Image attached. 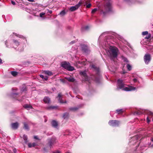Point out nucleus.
I'll list each match as a JSON object with an SVG mask.
<instances>
[{
  "label": "nucleus",
  "mask_w": 153,
  "mask_h": 153,
  "mask_svg": "<svg viewBox=\"0 0 153 153\" xmlns=\"http://www.w3.org/2000/svg\"><path fill=\"white\" fill-rule=\"evenodd\" d=\"M111 7L110 1L108 0L105 1L103 6L99 8L101 14L105 16L109 12L111 11Z\"/></svg>",
  "instance_id": "1"
},
{
  "label": "nucleus",
  "mask_w": 153,
  "mask_h": 153,
  "mask_svg": "<svg viewBox=\"0 0 153 153\" xmlns=\"http://www.w3.org/2000/svg\"><path fill=\"white\" fill-rule=\"evenodd\" d=\"M118 51V50L117 48H111L108 51L109 53H108V54L111 57L116 58L117 56Z\"/></svg>",
  "instance_id": "2"
},
{
  "label": "nucleus",
  "mask_w": 153,
  "mask_h": 153,
  "mask_svg": "<svg viewBox=\"0 0 153 153\" xmlns=\"http://www.w3.org/2000/svg\"><path fill=\"white\" fill-rule=\"evenodd\" d=\"M61 65L62 67L69 71H73L74 70V68L71 66L69 62H62L61 63Z\"/></svg>",
  "instance_id": "3"
},
{
  "label": "nucleus",
  "mask_w": 153,
  "mask_h": 153,
  "mask_svg": "<svg viewBox=\"0 0 153 153\" xmlns=\"http://www.w3.org/2000/svg\"><path fill=\"white\" fill-rule=\"evenodd\" d=\"M124 83L123 80L118 79L117 81V89H123L124 87Z\"/></svg>",
  "instance_id": "4"
},
{
  "label": "nucleus",
  "mask_w": 153,
  "mask_h": 153,
  "mask_svg": "<svg viewBox=\"0 0 153 153\" xmlns=\"http://www.w3.org/2000/svg\"><path fill=\"white\" fill-rule=\"evenodd\" d=\"M120 123V122L117 120H110L108 122L109 125L112 126H118Z\"/></svg>",
  "instance_id": "5"
},
{
  "label": "nucleus",
  "mask_w": 153,
  "mask_h": 153,
  "mask_svg": "<svg viewBox=\"0 0 153 153\" xmlns=\"http://www.w3.org/2000/svg\"><path fill=\"white\" fill-rule=\"evenodd\" d=\"M82 50L84 52L88 53L90 52L89 48L87 46L84 44L81 45Z\"/></svg>",
  "instance_id": "6"
},
{
  "label": "nucleus",
  "mask_w": 153,
  "mask_h": 153,
  "mask_svg": "<svg viewBox=\"0 0 153 153\" xmlns=\"http://www.w3.org/2000/svg\"><path fill=\"white\" fill-rule=\"evenodd\" d=\"M151 60V56L149 54H146L144 56V61L146 64H148Z\"/></svg>",
  "instance_id": "7"
},
{
  "label": "nucleus",
  "mask_w": 153,
  "mask_h": 153,
  "mask_svg": "<svg viewBox=\"0 0 153 153\" xmlns=\"http://www.w3.org/2000/svg\"><path fill=\"white\" fill-rule=\"evenodd\" d=\"M56 140V138L54 137H52L49 140L48 143L50 148H51L53 144L55 143Z\"/></svg>",
  "instance_id": "8"
},
{
  "label": "nucleus",
  "mask_w": 153,
  "mask_h": 153,
  "mask_svg": "<svg viewBox=\"0 0 153 153\" xmlns=\"http://www.w3.org/2000/svg\"><path fill=\"white\" fill-rule=\"evenodd\" d=\"M80 4L79 3V4H76L74 6H72L71 7L70 9V10L71 11H74L76 10L80 6Z\"/></svg>",
  "instance_id": "9"
},
{
  "label": "nucleus",
  "mask_w": 153,
  "mask_h": 153,
  "mask_svg": "<svg viewBox=\"0 0 153 153\" xmlns=\"http://www.w3.org/2000/svg\"><path fill=\"white\" fill-rule=\"evenodd\" d=\"M136 88L133 86H130L129 87H126L123 88V90L126 91H129L135 89Z\"/></svg>",
  "instance_id": "10"
},
{
  "label": "nucleus",
  "mask_w": 153,
  "mask_h": 153,
  "mask_svg": "<svg viewBox=\"0 0 153 153\" xmlns=\"http://www.w3.org/2000/svg\"><path fill=\"white\" fill-rule=\"evenodd\" d=\"M19 124L16 122V123H13L11 124V127L12 128L14 129H17L19 127Z\"/></svg>",
  "instance_id": "11"
},
{
  "label": "nucleus",
  "mask_w": 153,
  "mask_h": 153,
  "mask_svg": "<svg viewBox=\"0 0 153 153\" xmlns=\"http://www.w3.org/2000/svg\"><path fill=\"white\" fill-rule=\"evenodd\" d=\"M80 74L85 78V80L87 81L88 80V77L87 75L86 71H81L80 72Z\"/></svg>",
  "instance_id": "12"
},
{
  "label": "nucleus",
  "mask_w": 153,
  "mask_h": 153,
  "mask_svg": "<svg viewBox=\"0 0 153 153\" xmlns=\"http://www.w3.org/2000/svg\"><path fill=\"white\" fill-rule=\"evenodd\" d=\"M51 124L52 126L55 128H57L58 125V123L54 120H53L52 121Z\"/></svg>",
  "instance_id": "13"
},
{
  "label": "nucleus",
  "mask_w": 153,
  "mask_h": 153,
  "mask_svg": "<svg viewBox=\"0 0 153 153\" xmlns=\"http://www.w3.org/2000/svg\"><path fill=\"white\" fill-rule=\"evenodd\" d=\"M65 79H67L69 82H73L75 81L74 79L71 76L65 77Z\"/></svg>",
  "instance_id": "14"
},
{
  "label": "nucleus",
  "mask_w": 153,
  "mask_h": 153,
  "mask_svg": "<svg viewBox=\"0 0 153 153\" xmlns=\"http://www.w3.org/2000/svg\"><path fill=\"white\" fill-rule=\"evenodd\" d=\"M43 100L46 103H49L50 102V99L48 97H45Z\"/></svg>",
  "instance_id": "15"
},
{
  "label": "nucleus",
  "mask_w": 153,
  "mask_h": 153,
  "mask_svg": "<svg viewBox=\"0 0 153 153\" xmlns=\"http://www.w3.org/2000/svg\"><path fill=\"white\" fill-rule=\"evenodd\" d=\"M80 107L79 106H78V107H71L69 108V110L70 111H75L77 110Z\"/></svg>",
  "instance_id": "16"
},
{
  "label": "nucleus",
  "mask_w": 153,
  "mask_h": 153,
  "mask_svg": "<svg viewBox=\"0 0 153 153\" xmlns=\"http://www.w3.org/2000/svg\"><path fill=\"white\" fill-rule=\"evenodd\" d=\"M36 145V144L35 143H29L28 144V146L29 148H31L32 147H34Z\"/></svg>",
  "instance_id": "17"
},
{
  "label": "nucleus",
  "mask_w": 153,
  "mask_h": 153,
  "mask_svg": "<svg viewBox=\"0 0 153 153\" xmlns=\"http://www.w3.org/2000/svg\"><path fill=\"white\" fill-rule=\"evenodd\" d=\"M66 14V12L65 10H63L61 11L59 13V15L61 16H64Z\"/></svg>",
  "instance_id": "18"
},
{
  "label": "nucleus",
  "mask_w": 153,
  "mask_h": 153,
  "mask_svg": "<svg viewBox=\"0 0 153 153\" xmlns=\"http://www.w3.org/2000/svg\"><path fill=\"white\" fill-rule=\"evenodd\" d=\"M44 72L45 74L48 75V76H51L53 74L52 73L51 71H44Z\"/></svg>",
  "instance_id": "19"
},
{
  "label": "nucleus",
  "mask_w": 153,
  "mask_h": 153,
  "mask_svg": "<svg viewBox=\"0 0 153 153\" xmlns=\"http://www.w3.org/2000/svg\"><path fill=\"white\" fill-rule=\"evenodd\" d=\"M24 108L27 109V110H28L30 108H32L31 106L27 104L25 105L24 106Z\"/></svg>",
  "instance_id": "20"
},
{
  "label": "nucleus",
  "mask_w": 153,
  "mask_h": 153,
  "mask_svg": "<svg viewBox=\"0 0 153 153\" xmlns=\"http://www.w3.org/2000/svg\"><path fill=\"white\" fill-rule=\"evenodd\" d=\"M24 128L27 130H28L29 129V128L28 126V125L26 123H24Z\"/></svg>",
  "instance_id": "21"
},
{
  "label": "nucleus",
  "mask_w": 153,
  "mask_h": 153,
  "mask_svg": "<svg viewBox=\"0 0 153 153\" xmlns=\"http://www.w3.org/2000/svg\"><path fill=\"white\" fill-rule=\"evenodd\" d=\"M69 114L68 113L65 112L64 113L63 115V117L64 119H65L68 118V117Z\"/></svg>",
  "instance_id": "22"
},
{
  "label": "nucleus",
  "mask_w": 153,
  "mask_h": 153,
  "mask_svg": "<svg viewBox=\"0 0 153 153\" xmlns=\"http://www.w3.org/2000/svg\"><path fill=\"white\" fill-rule=\"evenodd\" d=\"M23 138L25 141V143H27V136L25 135H24L23 136Z\"/></svg>",
  "instance_id": "23"
},
{
  "label": "nucleus",
  "mask_w": 153,
  "mask_h": 153,
  "mask_svg": "<svg viewBox=\"0 0 153 153\" xmlns=\"http://www.w3.org/2000/svg\"><path fill=\"white\" fill-rule=\"evenodd\" d=\"M11 74L13 76H16L18 74V73L15 71H12L11 72Z\"/></svg>",
  "instance_id": "24"
},
{
  "label": "nucleus",
  "mask_w": 153,
  "mask_h": 153,
  "mask_svg": "<svg viewBox=\"0 0 153 153\" xmlns=\"http://www.w3.org/2000/svg\"><path fill=\"white\" fill-rule=\"evenodd\" d=\"M116 111L117 112L118 114L122 113L123 112V109H117Z\"/></svg>",
  "instance_id": "25"
},
{
  "label": "nucleus",
  "mask_w": 153,
  "mask_h": 153,
  "mask_svg": "<svg viewBox=\"0 0 153 153\" xmlns=\"http://www.w3.org/2000/svg\"><path fill=\"white\" fill-rule=\"evenodd\" d=\"M13 42L16 46H18L19 45V43L16 40H13Z\"/></svg>",
  "instance_id": "26"
},
{
  "label": "nucleus",
  "mask_w": 153,
  "mask_h": 153,
  "mask_svg": "<svg viewBox=\"0 0 153 153\" xmlns=\"http://www.w3.org/2000/svg\"><path fill=\"white\" fill-rule=\"evenodd\" d=\"M98 10V9L97 8H95L92 10L91 11V13L93 14L97 10Z\"/></svg>",
  "instance_id": "27"
},
{
  "label": "nucleus",
  "mask_w": 153,
  "mask_h": 153,
  "mask_svg": "<svg viewBox=\"0 0 153 153\" xmlns=\"http://www.w3.org/2000/svg\"><path fill=\"white\" fill-rule=\"evenodd\" d=\"M56 107L55 106H51L48 108V109H52L56 108Z\"/></svg>",
  "instance_id": "28"
},
{
  "label": "nucleus",
  "mask_w": 153,
  "mask_h": 153,
  "mask_svg": "<svg viewBox=\"0 0 153 153\" xmlns=\"http://www.w3.org/2000/svg\"><path fill=\"white\" fill-rule=\"evenodd\" d=\"M127 68L129 71H130L131 69V66L129 64H128L127 66Z\"/></svg>",
  "instance_id": "29"
},
{
  "label": "nucleus",
  "mask_w": 153,
  "mask_h": 153,
  "mask_svg": "<svg viewBox=\"0 0 153 153\" xmlns=\"http://www.w3.org/2000/svg\"><path fill=\"white\" fill-rule=\"evenodd\" d=\"M18 95V94H17V93H13L11 94V96L12 97H13V98H15V97H16Z\"/></svg>",
  "instance_id": "30"
},
{
  "label": "nucleus",
  "mask_w": 153,
  "mask_h": 153,
  "mask_svg": "<svg viewBox=\"0 0 153 153\" xmlns=\"http://www.w3.org/2000/svg\"><path fill=\"white\" fill-rule=\"evenodd\" d=\"M91 67L92 68H93L94 70H97L98 69L94 65H92Z\"/></svg>",
  "instance_id": "31"
},
{
  "label": "nucleus",
  "mask_w": 153,
  "mask_h": 153,
  "mask_svg": "<svg viewBox=\"0 0 153 153\" xmlns=\"http://www.w3.org/2000/svg\"><path fill=\"white\" fill-rule=\"evenodd\" d=\"M147 35H148L146 37H145V39H149L151 37V35L150 34H149Z\"/></svg>",
  "instance_id": "32"
},
{
  "label": "nucleus",
  "mask_w": 153,
  "mask_h": 153,
  "mask_svg": "<svg viewBox=\"0 0 153 153\" xmlns=\"http://www.w3.org/2000/svg\"><path fill=\"white\" fill-rule=\"evenodd\" d=\"M142 34L143 35H146L148 34V31H146L143 32H142Z\"/></svg>",
  "instance_id": "33"
},
{
  "label": "nucleus",
  "mask_w": 153,
  "mask_h": 153,
  "mask_svg": "<svg viewBox=\"0 0 153 153\" xmlns=\"http://www.w3.org/2000/svg\"><path fill=\"white\" fill-rule=\"evenodd\" d=\"M13 34H14L16 36H18V37H19V38H23L24 37L23 36H21L20 35H19H19L17 34V33H13Z\"/></svg>",
  "instance_id": "34"
},
{
  "label": "nucleus",
  "mask_w": 153,
  "mask_h": 153,
  "mask_svg": "<svg viewBox=\"0 0 153 153\" xmlns=\"http://www.w3.org/2000/svg\"><path fill=\"white\" fill-rule=\"evenodd\" d=\"M147 114L149 115H153V113L150 111H147Z\"/></svg>",
  "instance_id": "35"
},
{
  "label": "nucleus",
  "mask_w": 153,
  "mask_h": 153,
  "mask_svg": "<svg viewBox=\"0 0 153 153\" xmlns=\"http://www.w3.org/2000/svg\"><path fill=\"white\" fill-rule=\"evenodd\" d=\"M59 102H61V103H66V101H65V102H63V100H62V99H61V98H59Z\"/></svg>",
  "instance_id": "36"
},
{
  "label": "nucleus",
  "mask_w": 153,
  "mask_h": 153,
  "mask_svg": "<svg viewBox=\"0 0 153 153\" xmlns=\"http://www.w3.org/2000/svg\"><path fill=\"white\" fill-rule=\"evenodd\" d=\"M45 13H40L39 16L41 17H42L44 15Z\"/></svg>",
  "instance_id": "37"
},
{
  "label": "nucleus",
  "mask_w": 153,
  "mask_h": 153,
  "mask_svg": "<svg viewBox=\"0 0 153 153\" xmlns=\"http://www.w3.org/2000/svg\"><path fill=\"white\" fill-rule=\"evenodd\" d=\"M132 139L133 140L135 139L136 140H137L138 139V138L137 136H134L133 137Z\"/></svg>",
  "instance_id": "38"
},
{
  "label": "nucleus",
  "mask_w": 153,
  "mask_h": 153,
  "mask_svg": "<svg viewBox=\"0 0 153 153\" xmlns=\"http://www.w3.org/2000/svg\"><path fill=\"white\" fill-rule=\"evenodd\" d=\"M123 60L124 61L126 62H128V59H127V58H123Z\"/></svg>",
  "instance_id": "39"
},
{
  "label": "nucleus",
  "mask_w": 153,
  "mask_h": 153,
  "mask_svg": "<svg viewBox=\"0 0 153 153\" xmlns=\"http://www.w3.org/2000/svg\"><path fill=\"white\" fill-rule=\"evenodd\" d=\"M91 4H89L86 5V7L88 8H90L91 7Z\"/></svg>",
  "instance_id": "40"
},
{
  "label": "nucleus",
  "mask_w": 153,
  "mask_h": 153,
  "mask_svg": "<svg viewBox=\"0 0 153 153\" xmlns=\"http://www.w3.org/2000/svg\"><path fill=\"white\" fill-rule=\"evenodd\" d=\"M48 77L47 76H44V78L43 79L45 80H47L48 79Z\"/></svg>",
  "instance_id": "41"
},
{
  "label": "nucleus",
  "mask_w": 153,
  "mask_h": 153,
  "mask_svg": "<svg viewBox=\"0 0 153 153\" xmlns=\"http://www.w3.org/2000/svg\"><path fill=\"white\" fill-rule=\"evenodd\" d=\"M149 118H150V116H148L147 118V123H149L150 122V120H149Z\"/></svg>",
  "instance_id": "42"
},
{
  "label": "nucleus",
  "mask_w": 153,
  "mask_h": 153,
  "mask_svg": "<svg viewBox=\"0 0 153 153\" xmlns=\"http://www.w3.org/2000/svg\"><path fill=\"white\" fill-rule=\"evenodd\" d=\"M13 151L14 153H16V149L14 148L13 150Z\"/></svg>",
  "instance_id": "43"
},
{
  "label": "nucleus",
  "mask_w": 153,
  "mask_h": 153,
  "mask_svg": "<svg viewBox=\"0 0 153 153\" xmlns=\"http://www.w3.org/2000/svg\"><path fill=\"white\" fill-rule=\"evenodd\" d=\"M11 3L13 5H15L16 4V3L14 1H11Z\"/></svg>",
  "instance_id": "44"
},
{
  "label": "nucleus",
  "mask_w": 153,
  "mask_h": 153,
  "mask_svg": "<svg viewBox=\"0 0 153 153\" xmlns=\"http://www.w3.org/2000/svg\"><path fill=\"white\" fill-rule=\"evenodd\" d=\"M118 38L119 40H120L122 39V37L121 36H118Z\"/></svg>",
  "instance_id": "45"
},
{
  "label": "nucleus",
  "mask_w": 153,
  "mask_h": 153,
  "mask_svg": "<svg viewBox=\"0 0 153 153\" xmlns=\"http://www.w3.org/2000/svg\"><path fill=\"white\" fill-rule=\"evenodd\" d=\"M133 81L134 82H136L137 81V79L136 78H134L133 79Z\"/></svg>",
  "instance_id": "46"
},
{
  "label": "nucleus",
  "mask_w": 153,
  "mask_h": 153,
  "mask_svg": "<svg viewBox=\"0 0 153 153\" xmlns=\"http://www.w3.org/2000/svg\"><path fill=\"white\" fill-rule=\"evenodd\" d=\"M40 76L43 79V78H44V76L42 75V74H41L40 75Z\"/></svg>",
  "instance_id": "47"
},
{
  "label": "nucleus",
  "mask_w": 153,
  "mask_h": 153,
  "mask_svg": "<svg viewBox=\"0 0 153 153\" xmlns=\"http://www.w3.org/2000/svg\"><path fill=\"white\" fill-rule=\"evenodd\" d=\"M89 28V27L88 26H85V30H87L88 29V28Z\"/></svg>",
  "instance_id": "48"
},
{
  "label": "nucleus",
  "mask_w": 153,
  "mask_h": 153,
  "mask_svg": "<svg viewBox=\"0 0 153 153\" xmlns=\"http://www.w3.org/2000/svg\"><path fill=\"white\" fill-rule=\"evenodd\" d=\"M58 97H59V98H60L61 97V93L59 94L58 95Z\"/></svg>",
  "instance_id": "49"
},
{
  "label": "nucleus",
  "mask_w": 153,
  "mask_h": 153,
  "mask_svg": "<svg viewBox=\"0 0 153 153\" xmlns=\"http://www.w3.org/2000/svg\"><path fill=\"white\" fill-rule=\"evenodd\" d=\"M34 138L35 139L38 140V137L37 136H34Z\"/></svg>",
  "instance_id": "50"
},
{
  "label": "nucleus",
  "mask_w": 153,
  "mask_h": 153,
  "mask_svg": "<svg viewBox=\"0 0 153 153\" xmlns=\"http://www.w3.org/2000/svg\"><path fill=\"white\" fill-rule=\"evenodd\" d=\"M7 41H6L5 42V44L6 45L7 47H8V46L7 45Z\"/></svg>",
  "instance_id": "51"
},
{
  "label": "nucleus",
  "mask_w": 153,
  "mask_h": 153,
  "mask_svg": "<svg viewBox=\"0 0 153 153\" xmlns=\"http://www.w3.org/2000/svg\"><path fill=\"white\" fill-rule=\"evenodd\" d=\"M60 80H61V81H62L63 83H65V80H63V79H61Z\"/></svg>",
  "instance_id": "52"
},
{
  "label": "nucleus",
  "mask_w": 153,
  "mask_h": 153,
  "mask_svg": "<svg viewBox=\"0 0 153 153\" xmlns=\"http://www.w3.org/2000/svg\"><path fill=\"white\" fill-rule=\"evenodd\" d=\"M74 42H75V41H72V42H70V44H73L74 43Z\"/></svg>",
  "instance_id": "53"
},
{
  "label": "nucleus",
  "mask_w": 153,
  "mask_h": 153,
  "mask_svg": "<svg viewBox=\"0 0 153 153\" xmlns=\"http://www.w3.org/2000/svg\"><path fill=\"white\" fill-rule=\"evenodd\" d=\"M2 63V60L0 58V64Z\"/></svg>",
  "instance_id": "54"
},
{
  "label": "nucleus",
  "mask_w": 153,
  "mask_h": 153,
  "mask_svg": "<svg viewBox=\"0 0 153 153\" xmlns=\"http://www.w3.org/2000/svg\"><path fill=\"white\" fill-rule=\"evenodd\" d=\"M28 1H30V2H34V0H27Z\"/></svg>",
  "instance_id": "55"
},
{
  "label": "nucleus",
  "mask_w": 153,
  "mask_h": 153,
  "mask_svg": "<svg viewBox=\"0 0 153 153\" xmlns=\"http://www.w3.org/2000/svg\"><path fill=\"white\" fill-rule=\"evenodd\" d=\"M134 114H140V113L138 112H135Z\"/></svg>",
  "instance_id": "56"
},
{
  "label": "nucleus",
  "mask_w": 153,
  "mask_h": 153,
  "mask_svg": "<svg viewBox=\"0 0 153 153\" xmlns=\"http://www.w3.org/2000/svg\"><path fill=\"white\" fill-rule=\"evenodd\" d=\"M54 153H60V152L59 151H57L55 152H54Z\"/></svg>",
  "instance_id": "57"
},
{
  "label": "nucleus",
  "mask_w": 153,
  "mask_h": 153,
  "mask_svg": "<svg viewBox=\"0 0 153 153\" xmlns=\"http://www.w3.org/2000/svg\"><path fill=\"white\" fill-rule=\"evenodd\" d=\"M49 13H52V11L51 10L49 11Z\"/></svg>",
  "instance_id": "58"
},
{
  "label": "nucleus",
  "mask_w": 153,
  "mask_h": 153,
  "mask_svg": "<svg viewBox=\"0 0 153 153\" xmlns=\"http://www.w3.org/2000/svg\"><path fill=\"white\" fill-rule=\"evenodd\" d=\"M126 73V72H125V71H123V72H122V74H125Z\"/></svg>",
  "instance_id": "59"
},
{
  "label": "nucleus",
  "mask_w": 153,
  "mask_h": 153,
  "mask_svg": "<svg viewBox=\"0 0 153 153\" xmlns=\"http://www.w3.org/2000/svg\"><path fill=\"white\" fill-rule=\"evenodd\" d=\"M125 0V1L126 2H128L129 1V0Z\"/></svg>",
  "instance_id": "60"
},
{
  "label": "nucleus",
  "mask_w": 153,
  "mask_h": 153,
  "mask_svg": "<svg viewBox=\"0 0 153 153\" xmlns=\"http://www.w3.org/2000/svg\"><path fill=\"white\" fill-rule=\"evenodd\" d=\"M95 80L97 81V82H98V81L97 80V79H96Z\"/></svg>",
  "instance_id": "61"
},
{
  "label": "nucleus",
  "mask_w": 153,
  "mask_h": 153,
  "mask_svg": "<svg viewBox=\"0 0 153 153\" xmlns=\"http://www.w3.org/2000/svg\"><path fill=\"white\" fill-rule=\"evenodd\" d=\"M152 142L153 143V138H152Z\"/></svg>",
  "instance_id": "62"
},
{
  "label": "nucleus",
  "mask_w": 153,
  "mask_h": 153,
  "mask_svg": "<svg viewBox=\"0 0 153 153\" xmlns=\"http://www.w3.org/2000/svg\"><path fill=\"white\" fill-rule=\"evenodd\" d=\"M152 120H153V119Z\"/></svg>",
  "instance_id": "63"
},
{
  "label": "nucleus",
  "mask_w": 153,
  "mask_h": 153,
  "mask_svg": "<svg viewBox=\"0 0 153 153\" xmlns=\"http://www.w3.org/2000/svg\"><path fill=\"white\" fill-rule=\"evenodd\" d=\"M152 25L153 26V25Z\"/></svg>",
  "instance_id": "64"
}]
</instances>
